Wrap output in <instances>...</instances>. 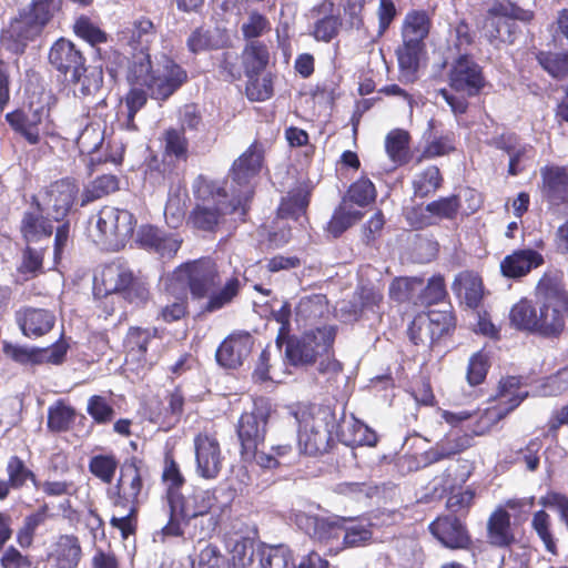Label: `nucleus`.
Returning <instances> with one entry per match:
<instances>
[{"label": "nucleus", "mask_w": 568, "mask_h": 568, "mask_svg": "<svg viewBox=\"0 0 568 568\" xmlns=\"http://www.w3.org/2000/svg\"><path fill=\"white\" fill-rule=\"evenodd\" d=\"M122 33L132 49L125 75L129 84L146 87L151 99L164 102L187 82V71L172 58L165 59L161 74L154 70L150 50L158 28L150 18L139 17Z\"/></svg>", "instance_id": "obj_1"}, {"label": "nucleus", "mask_w": 568, "mask_h": 568, "mask_svg": "<svg viewBox=\"0 0 568 568\" xmlns=\"http://www.w3.org/2000/svg\"><path fill=\"white\" fill-rule=\"evenodd\" d=\"M534 296L535 302L523 297L511 306V326L542 338H560L568 318V291L562 278L545 272L535 286Z\"/></svg>", "instance_id": "obj_2"}, {"label": "nucleus", "mask_w": 568, "mask_h": 568, "mask_svg": "<svg viewBox=\"0 0 568 568\" xmlns=\"http://www.w3.org/2000/svg\"><path fill=\"white\" fill-rule=\"evenodd\" d=\"M222 276L216 262L210 256L190 260L178 265L166 280V291L181 288L190 293L193 301L206 302L202 313H214L230 305L241 293L242 284L236 275L221 286Z\"/></svg>", "instance_id": "obj_3"}, {"label": "nucleus", "mask_w": 568, "mask_h": 568, "mask_svg": "<svg viewBox=\"0 0 568 568\" xmlns=\"http://www.w3.org/2000/svg\"><path fill=\"white\" fill-rule=\"evenodd\" d=\"M432 29V19L426 10H409L400 28L402 44L396 49L400 74L409 81L416 79L420 60L426 54L425 40Z\"/></svg>", "instance_id": "obj_4"}, {"label": "nucleus", "mask_w": 568, "mask_h": 568, "mask_svg": "<svg viewBox=\"0 0 568 568\" xmlns=\"http://www.w3.org/2000/svg\"><path fill=\"white\" fill-rule=\"evenodd\" d=\"M201 202L196 203L187 216V224L199 231L215 232L224 216L233 214L241 204L230 199L224 185L211 181L200 189Z\"/></svg>", "instance_id": "obj_5"}, {"label": "nucleus", "mask_w": 568, "mask_h": 568, "mask_svg": "<svg viewBox=\"0 0 568 568\" xmlns=\"http://www.w3.org/2000/svg\"><path fill=\"white\" fill-rule=\"evenodd\" d=\"M337 334L336 326H323L307 331L301 336L291 335L283 341L285 357L293 366L312 365L317 357L333 352Z\"/></svg>", "instance_id": "obj_6"}, {"label": "nucleus", "mask_w": 568, "mask_h": 568, "mask_svg": "<svg viewBox=\"0 0 568 568\" xmlns=\"http://www.w3.org/2000/svg\"><path fill=\"white\" fill-rule=\"evenodd\" d=\"M163 153L161 163H146V174L159 185L172 186L180 179L176 162L189 160V140L184 128H169L163 133ZM154 162L156 159L154 158Z\"/></svg>", "instance_id": "obj_7"}, {"label": "nucleus", "mask_w": 568, "mask_h": 568, "mask_svg": "<svg viewBox=\"0 0 568 568\" xmlns=\"http://www.w3.org/2000/svg\"><path fill=\"white\" fill-rule=\"evenodd\" d=\"M271 410L270 402L260 397L254 399L251 412L241 414L236 435L240 442V455L244 462H252L256 456V449L264 444Z\"/></svg>", "instance_id": "obj_8"}, {"label": "nucleus", "mask_w": 568, "mask_h": 568, "mask_svg": "<svg viewBox=\"0 0 568 568\" xmlns=\"http://www.w3.org/2000/svg\"><path fill=\"white\" fill-rule=\"evenodd\" d=\"M532 17L531 11L524 10L509 0H497L487 10L483 28L490 43L498 40L511 44L518 31L516 21H530Z\"/></svg>", "instance_id": "obj_9"}, {"label": "nucleus", "mask_w": 568, "mask_h": 568, "mask_svg": "<svg viewBox=\"0 0 568 568\" xmlns=\"http://www.w3.org/2000/svg\"><path fill=\"white\" fill-rule=\"evenodd\" d=\"M265 154L264 144L254 140L251 145L233 162L229 178L231 179L232 196L242 204L253 195L252 180L256 178L263 166Z\"/></svg>", "instance_id": "obj_10"}, {"label": "nucleus", "mask_w": 568, "mask_h": 568, "mask_svg": "<svg viewBox=\"0 0 568 568\" xmlns=\"http://www.w3.org/2000/svg\"><path fill=\"white\" fill-rule=\"evenodd\" d=\"M524 381L521 376L508 375L501 377L493 398L496 405L485 409L480 419H485L484 426L476 430L477 435H484L493 425L514 412L528 397V390H523Z\"/></svg>", "instance_id": "obj_11"}, {"label": "nucleus", "mask_w": 568, "mask_h": 568, "mask_svg": "<svg viewBox=\"0 0 568 568\" xmlns=\"http://www.w3.org/2000/svg\"><path fill=\"white\" fill-rule=\"evenodd\" d=\"M136 220L128 211L113 206H103L98 213L97 243L111 250H119L133 235Z\"/></svg>", "instance_id": "obj_12"}, {"label": "nucleus", "mask_w": 568, "mask_h": 568, "mask_svg": "<svg viewBox=\"0 0 568 568\" xmlns=\"http://www.w3.org/2000/svg\"><path fill=\"white\" fill-rule=\"evenodd\" d=\"M334 425L335 414L328 409L320 410L310 420H305L298 432V445L302 452L310 456L328 453L334 445L332 437Z\"/></svg>", "instance_id": "obj_13"}, {"label": "nucleus", "mask_w": 568, "mask_h": 568, "mask_svg": "<svg viewBox=\"0 0 568 568\" xmlns=\"http://www.w3.org/2000/svg\"><path fill=\"white\" fill-rule=\"evenodd\" d=\"M447 83L452 91L475 98L487 85L483 67L468 53L459 54L449 65Z\"/></svg>", "instance_id": "obj_14"}, {"label": "nucleus", "mask_w": 568, "mask_h": 568, "mask_svg": "<svg viewBox=\"0 0 568 568\" xmlns=\"http://www.w3.org/2000/svg\"><path fill=\"white\" fill-rule=\"evenodd\" d=\"M185 403L184 390L179 385L172 390H168L164 399L159 396L146 399L143 405V414L149 422L170 430L181 422Z\"/></svg>", "instance_id": "obj_15"}, {"label": "nucleus", "mask_w": 568, "mask_h": 568, "mask_svg": "<svg viewBox=\"0 0 568 568\" xmlns=\"http://www.w3.org/2000/svg\"><path fill=\"white\" fill-rule=\"evenodd\" d=\"M45 28L27 14L22 9L9 20L1 30L0 41L2 47L14 55H23L28 45L39 39Z\"/></svg>", "instance_id": "obj_16"}, {"label": "nucleus", "mask_w": 568, "mask_h": 568, "mask_svg": "<svg viewBox=\"0 0 568 568\" xmlns=\"http://www.w3.org/2000/svg\"><path fill=\"white\" fill-rule=\"evenodd\" d=\"M143 489V460L136 456L126 458L120 466V476L110 496L113 506L140 504Z\"/></svg>", "instance_id": "obj_17"}, {"label": "nucleus", "mask_w": 568, "mask_h": 568, "mask_svg": "<svg viewBox=\"0 0 568 568\" xmlns=\"http://www.w3.org/2000/svg\"><path fill=\"white\" fill-rule=\"evenodd\" d=\"M428 529L446 548L469 550L473 547L471 535L465 521L454 514L440 515L434 519Z\"/></svg>", "instance_id": "obj_18"}, {"label": "nucleus", "mask_w": 568, "mask_h": 568, "mask_svg": "<svg viewBox=\"0 0 568 568\" xmlns=\"http://www.w3.org/2000/svg\"><path fill=\"white\" fill-rule=\"evenodd\" d=\"M538 191L549 207L568 205V166L548 163L540 168Z\"/></svg>", "instance_id": "obj_19"}, {"label": "nucleus", "mask_w": 568, "mask_h": 568, "mask_svg": "<svg viewBox=\"0 0 568 568\" xmlns=\"http://www.w3.org/2000/svg\"><path fill=\"white\" fill-rule=\"evenodd\" d=\"M196 473L204 479H215L223 467L220 442L215 434L199 433L194 437Z\"/></svg>", "instance_id": "obj_20"}, {"label": "nucleus", "mask_w": 568, "mask_h": 568, "mask_svg": "<svg viewBox=\"0 0 568 568\" xmlns=\"http://www.w3.org/2000/svg\"><path fill=\"white\" fill-rule=\"evenodd\" d=\"M154 338H161L158 327L130 326L123 338L125 363L134 364L136 371L150 369L151 363L148 361V351Z\"/></svg>", "instance_id": "obj_21"}, {"label": "nucleus", "mask_w": 568, "mask_h": 568, "mask_svg": "<svg viewBox=\"0 0 568 568\" xmlns=\"http://www.w3.org/2000/svg\"><path fill=\"white\" fill-rule=\"evenodd\" d=\"M80 186L74 178L65 176L45 187V203L55 221L63 220L78 201Z\"/></svg>", "instance_id": "obj_22"}, {"label": "nucleus", "mask_w": 568, "mask_h": 568, "mask_svg": "<svg viewBox=\"0 0 568 568\" xmlns=\"http://www.w3.org/2000/svg\"><path fill=\"white\" fill-rule=\"evenodd\" d=\"M48 61L59 74L67 78L71 74L79 77L87 58L74 42L61 37L50 47Z\"/></svg>", "instance_id": "obj_23"}, {"label": "nucleus", "mask_w": 568, "mask_h": 568, "mask_svg": "<svg viewBox=\"0 0 568 568\" xmlns=\"http://www.w3.org/2000/svg\"><path fill=\"white\" fill-rule=\"evenodd\" d=\"M254 346L251 333L240 331L226 336L216 349L215 358L220 366L236 369L243 365Z\"/></svg>", "instance_id": "obj_24"}, {"label": "nucleus", "mask_w": 568, "mask_h": 568, "mask_svg": "<svg viewBox=\"0 0 568 568\" xmlns=\"http://www.w3.org/2000/svg\"><path fill=\"white\" fill-rule=\"evenodd\" d=\"M335 10L336 6L333 0H321L312 7L311 14L315 21L310 34L315 41L329 43L338 37L343 19L339 13H335Z\"/></svg>", "instance_id": "obj_25"}, {"label": "nucleus", "mask_w": 568, "mask_h": 568, "mask_svg": "<svg viewBox=\"0 0 568 568\" xmlns=\"http://www.w3.org/2000/svg\"><path fill=\"white\" fill-rule=\"evenodd\" d=\"M545 264L544 255L534 248H517L507 254L499 264L500 274L518 281Z\"/></svg>", "instance_id": "obj_26"}, {"label": "nucleus", "mask_w": 568, "mask_h": 568, "mask_svg": "<svg viewBox=\"0 0 568 568\" xmlns=\"http://www.w3.org/2000/svg\"><path fill=\"white\" fill-rule=\"evenodd\" d=\"M216 500L215 489L193 487L191 493L186 496L182 493L175 496L173 495L172 500L168 504H173L174 509H180L182 516L191 520L207 515Z\"/></svg>", "instance_id": "obj_27"}, {"label": "nucleus", "mask_w": 568, "mask_h": 568, "mask_svg": "<svg viewBox=\"0 0 568 568\" xmlns=\"http://www.w3.org/2000/svg\"><path fill=\"white\" fill-rule=\"evenodd\" d=\"M6 121L12 131L21 135L29 144L37 145L41 142L40 126L43 120V108L16 109L6 114Z\"/></svg>", "instance_id": "obj_28"}, {"label": "nucleus", "mask_w": 568, "mask_h": 568, "mask_svg": "<svg viewBox=\"0 0 568 568\" xmlns=\"http://www.w3.org/2000/svg\"><path fill=\"white\" fill-rule=\"evenodd\" d=\"M343 523L345 517L324 518L307 514L296 516L297 526L311 538L321 542L339 539L343 534Z\"/></svg>", "instance_id": "obj_29"}, {"label": "nucleus", "mask_w": 568, "mask_h": 568, "mask_svg": "<svg viewBox=\"0 0 568 568\" xmlns=\"http://www.w3.org/2000/svg\"><path fill=\"white\" fill-rule=\"evenodd\" d=\"M487 541L495 548H510L517 538L506 508L497 507L487 519Z\"/></svg>", "instance_id": "obj_30"}, {"label": "nucleus", "mask_w": 568, "mask_h": 568, "mask_svg": "<svg viewBox=\"0 0 568 568\" xmlns=\"http://www.w3.org/2000/svg\"><path fill=\"white\" fill-rule=\"evenodd\" d=\"M114 292L136 308L144 307L151 298L149 284L132 271H121L114 282Z\"/></svg>", "instance_id": "obj_31"}, {"label": "nucleus", "mask_w": 568, "mask_h": 568, "mask_svg": "<svg viewBox=\"0 0 568 568\" xmlns=\"http://www.w3.org/2000/svg\"><path fill=\"white\" fill-rule=\"evenodd\" d=\"M16 321L24 336L40 337L53 328L55 316L43 308L24 307L16 313Z\"/></svg>", "instance_id": "obj_32"}, {"label": "nucleus", "mask_w": 568, "mask_h": 568, "mask_svg": "<svg viewBox=\"0 0 568 568\" xmlns=\"http://www.w3.org/2000/svg\"><path fill=\"white\" fill-rule=\"evenodd\" d=\"M312 193L313 186L310 181H303L292 187L286 196L281 199L277 216L297 221L302 215L306 214Z\"/></svg>", "instance_id": "obj_33"}, {"label": "nucleus", "mask_w": 568, "mask_h": 568, "mask_svg": "<svg viewBox=\"0 0 568 568\" xmlns=\"http://www.w3.org/2000/svg\"><path fill=\"white\" fill-rule=\"evenodd\" d=\"M20 233L27 244L49 240L53 233L51 221L43 215L42 207L37 201L36 211H26L20 222Z\"/></svg>", "instance_id": "obj_34"}, {"label": "nucleus", "mask_w": 568, "mask_h": 568, "mask_svg": "<svg viewBox=\"0 0 568 568\" xmlns=\"http://www.w3.org/2000/svg\"><path fill=\"white\" fill-rule=\"evenodd\" d=\"M55 515L48 503L41 504L34 511L24 516L21 526L16 531V542L21 549H29L34 544L37 530Z\"/></svg>", "instance_id": "obj_35"}, {"label": "nucleus", "mask_w": 568, "mask_h": 568, "mask_svg": "<svg viewBox=\"0 0 568 568\" xmlns=\"http://www.w3.org/2000/svg\"><path fill=\"white\" fill-rule=\"evenodd\" d=\"M455 294L463 300L467 307L476 310L484 297L483 278L473 272H463L453 283Z\"/></svg>", "instance_id": "obj_36"}, {"label": "nucleus", "mask_w": 568, "mask_h": 568, "mask_svg": "<svg viewBox=\"0 0 568 568\" xmlns=\"http://www.w3.org/2000/svg\"><path fill=\"white\" fill-rule=\"evenodd\" d=\"M270 50L264 41L246 42L241 53L243 72L246 77L260 75L270 63Z\"/></svg>", "instance_id": "obj_37"}, {"label": "nucleus", "mask_w": 568, "mask_h": 568, "mask_svg": "<svg viewBox=\"0 0 568 568\" xmlns=\"http://www.w3.org/2000/svg\"><path fill=\"white\" fill-rule=\"evenodd\" d=\"M82 556L79 538L74 535L59 537L52 559L55 568H77Z\"/></svg>", "instance_id": "obj_38"}, {"label": "nucleus", "mask_w": 568, "mask_h": 568, "mask_svg": "<svg viewBox=\"0 0 568 568\" xmlns=\"http://www.w3.org/2000/svg\"><path fill=\"white\" fill-rule=\"evenodd\" d=\"M538 65L554 80L568 78V51L539 50L535 53Z\"/></svg>", "instance_id": "obj_39"}, {"label": "nucleus", "mask_w": 568, "mask_h": 568, "mask_svg": "<svg viewBox=\"0 0 568 568\" xmlns=\"http://www.w3.org/2000/svg\"><path fill=\"white\" fill-rule=\"evenodd\" d=\"M377 190L367 175H362L349 184L342 203H351L358 207H367L375 203Z\"/></svg>", "instance_id": "obj_40"}, {"label": "nucleus", "mask_w": 568, "mask_h": 568, "mask_svg": "<svg viewBox=\"0 0 568 568\" xmlns=\"http://www.w3.org/2000/svg\"><path fill=\"white\" fill-rule=\"evenodd\" d=\"M328 311V301L324 294H312L304 296L295 306L296 321L305 324L322 318Z\"/></svg>", "instance_id": "obj_41"}, {"label": "nucleus", "mask_w": 568, "mask_h": 568, "mask_svg": "<svg viewBox=\"0 0 568 568\" xmlns=\"http://www.w3.org/2000/svg\"><path fill=\"white\" fill-rule=\"evenodd\" d=\"M444 183L440 170L436 165H429L417 173L412 181L415 197L425 199L437 192Z\"/></svg>", "instance_id": "obj_42"}, {"label": "nucleus", "mask_w": 568, "mask_h": 568, "mask_svg": "<svg viewBox=\"0 0 568 568\" xmlns=\"http://www.w3.org/2000/svg\"><path fill=\"white\" fill-rule=\"evenodd\" d=\"M72 31L77 38L93 48L104 44L109 40V34L87 14H80L75 18Z\"/></svg>", "instance_id": "obj_43"}, {"label": "nucleus", "mask_w": 568, "mask_h": 568, "mask_svg": "<svg viewBox=\"0 0 568 568\" xmlns=\"http://www.w3.org/2000/svg\"><path fill=\"white\" fill-rule=\"evenodd\" d=\"M409 133L396 129L390 131L385 139V149L389 159L397 165H404L409 161Z\"/></svg>", "instance_id": "obj_44"}, {"label": "nucleus", "mask_w": 568, "mask_h": 568, "mask_svg": "<svg viewBox=\"0 0 568 568\" xmlns=\"http://www.w3.org/2000/svg\"><path fill=\"white\" fill-rule=\"evenodd\" d=\"M69 81L73 85H79V97L95 95L103 85V72L101 69L89 67L85 62L79 77L71 74Z\"/></svg>", "instance_id": "obj_45"}, {"label": "nucleus", "mask_w": 568, "mask_h": 568, "mask_svg": "<svg viewBox=\"0 0 568 568\" xmlns=\"http://www.w3.org/2000/svg\"><path fill=\"white\" fill-rule=\"evenodd\" d=\"M75 417V408L67 405L62 399H59L48 409L47 427L52 433L68 432L74 423Z\"/></svg>", "instance_id": "obj_46"}, {"label": "nucleus", "mask_w": 568, "mask_h": 568, "mask_svg": "<svg viewBox=\"0 0 568 568\" xmlns=\"http://www.w3.org/2000/svg\"><path fill=\"white\" fill-rule=\"evenodd\" d=\"M423 277H398L389 287L390 297L397 302H408L418 306L417 294L423 290Z\"/></svg>", "instance_id": "obj_47"}, {"label": "nucleus", "mask_w": 568, "mask_h": 568, "mask_svg": "<svg viewBox=\"0 0 568 568\" xmlns=\"http://www.w3.org/2000/svg\"><path fill=\"white\" fill-rule=\"evenodd\" d=\"M119 190V179L113 174L95 178L82 192L81 206L102 199Z\"/></svg>", "instance_id": "obj_48"}, {"label": "nucleus", "mask_w": 568, "mask_h": 568, "mask_svg": "<svg viewBox=\"0 0 568 568\" xmlns=\"http://www.w3.org/2000/svg\"><path fill=\"white\" fill-rule=\"evenodd\" d=\"M162 481L165 485V498L168 503L172 500L173 495L175 496L181 493L185 484V478L171 452L166 453L164 456Z\"/></svg>", "instance_id": "obj_49"}, {"label": "nucleus", "mask_w": 568, "mask_h": 568, "mask_svg": "<svg viewBox=\"0 0 568 568\" xmlns=\"http://www.w3.org/2000/svg\"><path fill=\"white\" fill-rule=\"evenodd\" d=\"M531 529L536 532L538 538L544 544L545 549L551 554H558L557 539L552 531V520L550 515L540 509L532 515Z\"/></svg>", "instance_id": "obj_50"}, {"label": "nucleus", "mask_w": 568, "mask_h": 568, "mask_svg": "<svg viewBox=\"0 0 568 568\" xmlns=\"http://www.w3.org/2000/svg\"><path fill=\"white\" fill-rule=\"evenodd\" d=\"M222 47L223 43L214 31L203 26L195 28L186 39V48L193 54L219 50Z\"/></svg>", "instance_id": "obj_51"}, {"label": "nucleus", "mask_w": 568, "mask_h": 568, "mask_svg": "<svg viewBox=\"0 0 568 568\" xmlns=\"http://www.w3.org/2000/svg\"><path fill=\"white\" fill-rule=\"evenodd\" d=\"M491 366L490 354L484 348L474 353L466 368V381L469 386L476 387L485 383Z\"/></svg>", "instance_id": "obj_52"}, {"label": "nucleus", "mask_w": 568, "mask_h": 568, "mask_svg": "<svg viewBox=\"0 0 568 568\" xmlns=\"http://www.w3.org/2000/svg\"><path fill=\"white\" fill-rule=\"evenodd\" d=\"M371 524L365 520L346 518L345 523H343V544L345 547H358L368 541L373 531L371 529Z\"/></svg>", "instance_id": "obj_53"}, {"label": "nucleus", "mask_w": 568, "mask_h": 568, "mask_svg": "<svg viewBox=\"0 0 568 568\" xmlns=\"http://www.w3.org/2000/svg\"><path fill=\"white\" fill-rule=\"evenodd\" d=\"M462 203L460 197L457 194L449 196H442L437 200L429 202L425 210L430 213L432 219L435 221V225L438 221L448 220L453 221L457 219Z\"/></svg>", "instance_id": "obj_54"}, {"label": "nucleus", "mask_w": 568, "mask_h": 568, "mask_svg": "<svg viewBox=\"0 0 568 568\" xmlns=\"http://www.w3.org/2000/svg\"><path fill=\"white\" fill-rule=\"evenodd\" d=\"M425 315L429 321L430 344L450 335L456 328V317L450 311H430Z\"/></svg>", "instance_id": "obj_55"}, {"label": "nucleus", "mask_w": 568, "mask_h": 568, "mask_svg": "<svg viewBox=\"0 0 568 568\" xmlns=\"http://www.w3.org/2000/svg\"><path fill=\"white\" fill-rule=\"evenodd\" d=\"M341 203L333 212L326 225V231L335 239L339 237L353 224L362 220L363 213L359 211L347 210Z\"/></svg>", "instance_id": "obj_56"}, {"label": "nucleus", "mask_w": 568, "mask_h": 568, "mask_svg": "<svg viewBox=\"0 0 568 568\" xmlns=\"http://www.w3.org/2000/svg\"><path fill=\"white\" fill-rule=\"evenodd\" d=\"M119 467L113 453L94 455L89 460V471L104 484H111Z\"/></svg>", "instance_id": "obj_57"}, {"label": "nucleus", "mask_w": 568, "mask_h": 568, "mask_svg": "<svg viewBox=\"0 0 568 568\" xmlns=\"http://www.w3.org/2000/svg\"><path fill=\"white\" fill-rule=\"evenodd\" d=\"M445 278L440 274L433 275L423 290L417 294L418 306H432L442 303L447 297Z\"/></svg>", "instance_id": "obj_58"}, {"label": "nucleus", "mask_w": 568, "mask_h": 568, "mask_svg": "<svg viewBox=\"0 0 568 568\" xmlns=\"http://www.w3.org/2000/svg\"><path fill=\"white\" fill-rule=\"evenodd\" d=\"M61 6L62 0H31L22 10L43 28H47L61 10Z\"/></svg>", "instance_id": "obj_59"}, {"label": "nucleus", "mask_w": 568, "mask_h": 568, "mask_svg": "<svg viewBox=\"0 0 568 568\" xmlns=\"http://www.w3.org/2000/svg\"><path fill=\"white\" fill-rule=\"evenodd\" d=\"M246 78L247 82L245 85V94L250 101L262 102L273 97L274 89L272 73H266L262 78H260V75Z\"/></svg>", "instance_id": "obj_60"}, {"label": "nucleus", "mask_w": 568, "mask_h": 568, "mask_svg": "<svg viewBox=\"0 0 568 568\" xmlns=\"http://www.w3.org/2000/svg\"><path fill=\"white\" fill-rule=\"evenodd\" d=\"M271 30V21L258 10H252L248 12L246 21L241 26L242 36L247 40V42L258 40V38L268 33Z\"/></svg>", "instance_id": "obj_61"}, {"label": "nucleus", "mask_w": 568, "mask_h": 568, "mask_svg": "<svg viewBox=\"0 0 568 568\" xmlns=\"http://www.w3.org/2000/svg\"><path fill=\"white\" fill-rule=\"evenodd\" d=\"M8 479L12 485V489H21L28 480L37 486L36 474L27 467L19 456H11L7 464Z\"/></svg>", "instance_id": "obj_62"}, {"label": "nucleus", "mask_w": 568, "mask_h": 568, "mask_svg": "<svg viewBox=\"0 0 568 568\" xmlns=\"http://www.w3.org/2000/svg\"><path fill=\"white\" fill-rule=\"evenodd\" d=\"M454 150L455 134L453 132H448L439 136H434L425 144L420 156L418 158V162L449 154Z\"/></svg>", "instance_id": "obj_63"}, {"label": "nucleus", "mask_w": 568, "mask_h": 568, "mask_svg": "<svg viewBox=\"0 0 568 568\" xmlns=\"http://www.w3.org/2000/svg\"><path fill=\"white\" fill-rule=\"evenodd\" d=\"M261 568H295L292 550L284 546H272L261 558Z\"/></svg>", "instance_id": "obj_64"}]
</instances>
